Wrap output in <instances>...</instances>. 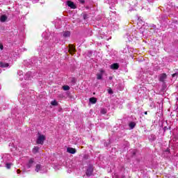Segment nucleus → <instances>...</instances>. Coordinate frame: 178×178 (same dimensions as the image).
Segmentation results:
<instances>
[{"mask_svg":"<svg viewBox=\"0 0 178 178\" xmlns=\"http://www.w3.org/2000/svg\"><path fill=\"white\" fill-rule=\"evenodd\" d=\"M1 59H2V60H4V61L7 60L8 62H10V60H11V58L8 56H3L1 57Z\"/></svg>","mask_w":178,"mask_h":178,"instance_id":"obj_17","label":"nucleus"},{"mask_svg":"<svg viewBox=\"0 0 178 178\" xmlns=\"http://www.w3.org/2000/svg\"><path fill=\"white\" fill-rule=\"evenodd\" d=\"M2 72V70H0V73Z\"/></svg>","mask_w":178,"mask_h":178,"instance_id":"obj_42","label":"nucleus"},{"mask_svg":"<svg viewBox=\"0 0 178 178\" xmlns=\"http://www.w3.org/2000/svg\"><path fill=\"white\" fill-rule=\"evenodd\" d=\"M67 152H68L69 154H74L76 152V149L73 147H67Z\"/></svg>","mask_w":178,"mask_h":178,"instance_id":"obj_14","label":"nucleus"},{"mask_svg":"<svg viewBox=\"0 0 178 178\" xmlns=\"http://www.w3.org/2000/svg\"><path fill=\"white\" fill-rule=\"evenodd\" d=\"M44 141H45V136L44 135H39L37 140V144H44Z\"/></svg>","mask_w":178,"mask_h":178,"instance_id":"obj_5","label":"nucleus"},{"mask_svg":"<svg viewBox=\"0 0 178 178\" xmlns=\"http://www.w3.org/2000/svg\"><path fill=\"white\" fill-rule=\"evenodd\" d=\"M109 80H112V76H109Z\"/></svg>","mask_w":178,"mask_h":178,"instance_id":"obj_38","label":"nucleus"},{"mask_svg":"<svg viewBox=\"0 0 178 178\" xmlns=\"http://www.w3.org/2000/svg\"><path fill=\"white\" fill-rule=\"evenodd\" d=\"M63 37H64V38H68V37H70V31H67L63 32Z\"/></svg>","mask_w":178,"mask_h":178,"instance_id":"obj_15","label":"nucleus"},{"mask_svg":"<svg viewBox=\"0 0 178 178\" xmlns=\"http://www.w3.org/2000/svg\"><path fill=\"white\" fill-rule=\"evenodd\" d=\"M148 2L151 3V2H154V0H147Z\"/></svg>","mask_w":178,"mask_h":178,"instance_id":"obj_34","label":"nucleus"},{"mask_svg":"<svg viewBox=\"0 0 178 178\" xmlns=\"http://www.w3.org/2000/svg\"><path fill=\"white\" fill-rule=\"evenodd\" d=\"M136 154V150H133V155Z\"/></svg>","mask_w":178,"mask_h":178,"instance_id":"obj_36","label":"nucleus"},{"mask_svg":"<svg viewBox=\"0 0 178 178\" xmlns=\"http://www.w3.org/2000/svg\"><path fill=\"white\" fill-rule=\"evenodd\" d=\"M33 3H37V2H38L39 0H31Z\"/></svg>","mask_w":178,"mask_h":178,"instance_id":"obj_30","label":"nucleus"},{"mask_svg":"<svg viewBox=\"0 0 178 178\" xmlns=\"http://www.w3.org/2000/svg\"><path fill=\"white\" fill-rule=\"evenodd\" d=\"M111 69L113 70H118L119 69V64L118 63H113L111 65Z\"/></svg>","mask_w":178,"mask_h":178,"instance_id":"obj_12","label":"nucleus"},{"mask_svg":"<svg viewBox=\"0 0 178 178\" xmlns=\"http://www.w3.org/2000/svg\"><path fill=\"white\" fill-rule=\"evenodd\" d=\"M129 49L127 48V49H124V50H123V52H124V54H127V50H128Z\"/></svg>","mask_w":178,"mask_h":178,"instance_id":"obj_31","label":"nucleus"},{"mask_svg":"<svg viewBox=\"0 0 178 178\" xmlns=\"http://www.w3.org/2000/svg\"><path fill=\"white\" fill-rule=\"evenodd\" d=\"M0 67L2 68H8L10 67V64L9 63L5 62V61H1L0 62Z\"/></svg>","mask_w":178,"mask_h":178,"instance_id":"obj_6","label":"nucleus"},{"mask_svg":"<svg viewBox=\"0 0 178 178\" xmlns=\"http://www.w3.org/2000/svg\"><path fill=\"white\" fill-rule=\"evenodd\" d=\"M45 33H43L42 35H44Z\"/></svg>","mask_w":178,"mask_h":178,"instance_id":"obj_43","label":"nucleus"},{"mask_svg":"<svg viewBox=\"0 0 178 178\" xmlns=\"http://www.w3.org/2000/svg\"><path fill=\"white\" fill-rule=\"evenodd\" d=\"M145 115H147V111L145 112Z\"/></svg>","mask_w":178,"mask_h":178,"instance_id":"obj_40","label":"nucleus"},{"mask_svg":"<svg viewBox=\"0 0 178 178\" xmlns=\"http://www.w3.org/2000/svg\"><path fill=\"white\" fill-rule=\"evenodd\" d=\"M34 165H35V160L34 158H31L26 163V166L27 169H30V168H33Z\"/></svg>","mask_w":178,"mask_h":178,"instance_id":"obj_3","label":"nucleus"},{"mask_svg":"<svg viewBox=\"0 0 178 178\" xmlns=\"http://www.w3.org/2000/svg\"><path fill=\"white\" fill-rule=\"evenodd\" d=\"M17 172L20 173V170H17Z\"/></svg>","mask_w":178,"mask_h":178,"instance_id":"obj_39","label":"nucleus"},{"mask_svg":"<svg viewBox=\"0 0 178 178\" xmlns=\"http://www.w3.org/2000/svg\"><path fill=\"white\" fill-rule=\"evenodd\" d=\"M94 172V168L92 165H89L88 169L86 170V176L90 177V176L92 175V172Z\"/></svg>","mask_w":178,"mask_h":178,"instance_id":"obj_4","label":"nucleus"},{"mask_svg":"<svg viewBox=\"0 0 178 178\" xmlns=\"http://www.w3.org/2000/svg\"><path fill=\"white\" fill-rule=\"evenodd\" d=\"M25 80H31V72H28L24 76Z\"/></svg>","mask_w":178,"mask_h":178,"instance_id":"obj_13","label":"nucleus"},{"mask_svg":"<svg viewBox=\"0 0 178 178\" xmlns=\"http://www.w3.org/2000/svg\"><path fill=\"white\" fill-rule=\"evenodd\" d=\"M76 51V48H74V46L72 44L69 45V52L71 55H73L74 54V51Z\"/></svg>","mask_w":178,"mask_h":178,"instance_id":"obj_9","label":"nucleus"},{"mask_svg":"<svg viewBox=\"0 0 178 178\" xmlns=\"http://www.w3.org/2000/svg\"><path fill=\"white\" fill-rule=\"evenodd\" d=\"M63 90H64V91H69L70 90V87H69V86H63Z\"/></svg>","mask_w":178,"mask_h":178,"instance_id":"obj_22","label":"nucleus"},{"mask_svg":"<svg viewBox=\"0 0 178 178\" xmlns=\"http://www.w3.org/2000/svg\"><path fill=\"white\" fill-rule=\"evenodd\" d=\"M128 40H129V41H133V38H128Z\"/></svg>","mask_w":178,"mask_h":178,"instance_id":"obj_35","label":"nucleus"},{"mask_svg":"<svg viewBox=\"0 0 178 178\" xmlns=\"http://www.w3.org/2000/svg\"><path fill=\"white\" fill-rule=\"evenodd\" d=\"M159 81H161L162 83H163V81H165V80H166V74H160L159 76Z\"/></svg>","mask_w":178,"mask_h":178,"instance_id":"obj_10","label":"nucleus"},{"mask_svg":"<svg viewBox=\"0 0 178 178\" xmlns=\"http://www.w3.org/2000/svg\"><path fill=\"white\" fill-rule=\"evenodd\" d=\"M7 19L8 17H6V15H1L0 17V21L2 22V23L6 22Z\"/></svg>","mask_w":178,"mask_h":178,"instance_id":"obj_20","label":"nucleus"},{"mask_svg":"<svg viewBox=\"0 0 178 178\" xmlns=\"http://www.w3.org/2000/svg\"><path fill=\"white\" fill-rule=\"evenodd\" d=\"M38 151H40V147L37 146H35L32 149L33 154H38Z\"/></svg>","mask_w":178,"mask_h":178,"instance_id":"obj_19","label":"nucleus"},{"mask_svg":"<svg viewBox=\"0 0 178 178\" xmlns=\"http://www.w3.org/2000/svg\"><path fill=\"white\" fill-rule=\"evenodd\" d=\"M0 49L1 51H3V44L2 43H0Z\"/></svg>","mask_w":178,"mask_h":178,"instance_id":"obj_26","label":"nucleus"},{"mask_svg":"<svg viewBox=\"0 0 178 178\" xmlns=\"http://www.w3.org/2000/svg\"><path fill=\"white\" fill-rule=\"evenodd\" d=\"M38 51L39 52H42V51H44V47H42V48H38Z\"/></svg>","mask_w":178,"mask_h":178,"instance_id":"obj_27","label":"nucleus"},{"mask_svg":"<svg viewBox=\"0 0 178 178\" xmlns=\"http://www.w3.org/2000/svg\"><path fill=\"white\" fill-rule=\"evenodd\" d=\"M67 6L71 8V9H76V8H77V6H76V4H74V3L72 1H67Z\"/></svg>","mask_w":178,"mask_h":178,"instance_id":"obj_8","label":"nucleus"},{"mask_svg":"<svg viewBox=\"0 0 178 178\" xmlns=\"http://www.w3.org/2000/svg\"><path fill=\"white\" fill-rule=\"evenodd\" d=\"M104 73H105V70H100L99 73L96 74L97 80H102V77L104 76Z\"/></svg>","mask_w":178,"mask_h":178,"instance_id":"obj_7","label":"nucleus"},{"mask_svg":"<svg viewBox=\"0 0 178 178\" xmlns=\"http://www.w3.org/2000/svg\"><path fill=\"white\" fill-rule=\"evenodd\" d=\"M129 127L131 130H133V129H134V127H136V122H129Z\"/></svg>","mask_w":178,"mask_h":178,"instance_id":"obj_18","label":"nucleus"},{"mask_svg":"<svg viewBox=\"0 0 178 178\" xmlns=\"http://www.w3.org/2000/svg\"><path fill=\"white\" fill-rule=\"evenodd\" d=\"M35 172H37V173H47V167L42 164H36Z\"/></svg>","mask_w":178,"mask_h":178,"instance_id":"obj_1","label":"nucleus"},{"mask_svg":"<svg viewBox=\"0 0 178 178\" xmlns=\"http://www.w3.org/2000/svg\"><path fill=\"white\" fill-rule=\"evenodd\" d=\"M19 99H20V98H22V96L19 95Z\"/></svg>","mask_w":178,"mask_h":178,"instance_id":"obj_41","label":"nucleus"},{"mask_svg":"<svg viewBox=\"0 0 178 178\" xmlns=\"http://www.w3.org/2000/svg\"><path fill=\"white\" fill-rule=\"evenodd\" d=\"M0 166H6L7 169H10V166H12V163H10V161H8V163H1Z\"/></svg>","mask_w":178,"mask_h":178,"instance_id":"obj_11","label":"nucleus"},{"mask_svg":"<svg viewBox=\"0 0 178 178\" xmlns=\"http://www.w3.org/2000/svg\"><path fill=\"white\" fill-rule=\"evenodd\" d=\"M176 76H177V73H175L172 74V77H176Z\"/></svg>","mask_w":178,"mask_h":178,"instance_id":"obj_32","label":"nucleus"},{"mask_svg":"<svg viewBox=\"0 0 178 178\" xmlns=\"http://www.w3.org/2000/svg\"><path fill=\"white\" fill-rule=\"evenodd\" d=\"M17 74H18V76H22L23 75V71H18L17 72Z\"/></svg>","mask_w":178,"mask_h":178,"instance_id":"obj_25","label":"nucleus"},{"mask_svg":"<svg viewBox=\"0 0 178 178\" xmlns=\"http://www.w3.org/2000/svg\"><path fill=\"white\" fill-rule=\"evenodd\" d=\"M79 1L80 3H82V4L86 3L85 0H79Z\"/></svg>","mask_w":178,"mask_h":178,"instance_id":"obj_28","label":"nucleus"},{"mask_svg":"<svg viewBox=\"0 0 178 178\" xmlns=\"http://www.w3.org/2000/svg\"><path fill=\"white\" fill-rule=\"evenodd\" d=\"M138 34H144V32H139V33H138Z\"/></svg>","mask_w":178,"mask_h":178,"instance_id":"obj_37","label":"nucleus"},{"mask_svg":"<svg viewBox=\"0 0 178 178\" xmlns=\"http://www.w3.org/2000/svg\"><path fill=\"white\" fill-rule=\"evenodd\" d=\"M89 101L91 104H97V98L91 97L89 99Z\"/></svg>","mask_w":178,"mask_h":178,"instance_id":"obj_21","label":"nucleus"},{"mask_svg":"<svg viewBox=\"0 0 178 178\" xmlns=\"http://www.w3.org/2000/svg\"><path fill=\"white\" fill-rule=\"evenodd\" d=\"M148 138L149 141H155V140H156V136L151 134L148 136Z\"/></svg>","mask_w":178,"mask_h":178,"instance_id":"obj_16","label":"nucleus"},{"mask_svg":"<svg viewBox=\"0 0 178 178\" xmlns=\"http://www.w3.org/2000/svg\"><path fill=\"white\" fill-rule=\"evenodd\" d=\"M108 111H106V108H102V110H101V113L102 114V115H106V113H107Z\"/></svg>","mask_w":178,"mask_h":178,"instance_id":"obj_24","label":"nucleus"},{"mask_svg":"<svg viewBox=\"0 0 178 178\" xmlns=\"http://www.w3.org/2000/svg\"><path fill=\"white\" fill-rule=\"evenodd\" d=\"M11 159H12V157L10 156V154H3L1 159V163H7L8 162H10Z\"/></svg>","mask_w":178,"mask_h":178,"instance_id":"obj_2","label":"nucleus"},{"mask_svg":"<svg viewBox=\"0 0 178 178\" xmlns=\"http://www.w3.org/2000/svg\"><path fill=\"white\" fill-rule=\"evenodd\" d=\"M108 94H113V91L111 90V89L108 90Z\"/></svg>","mask_w":178,"mask_h":178,"instance_id":"obj_29","label":"nucleus"},{"mask_svg":"<svg viewBox=\"0 0 178 178\" xmlns=\"http://www.w3.org/2000/svg\"><path fill=\"white\" fill-rule=\"evenodd\" d=\"M51 104L53 106H58V102L56 101V100H54L51 102Z\"/></svg>","mask_w":178,"mask_h":178,"instance_id":"obj_23","label":"nucleus"},{"mask_svg":"<svg viewBox=\"0 0 178 178\" xmlns=\"http://www.w3.org/2000/svg\"><path fill=\"white\" fill-rule=\"evenodd\" d=\"M72 83H73L74 84V83H76V79H73L72 80Z\"/></svg>","mask_w":178,"mask_h":178,"instance_id":"obj_33","label":"nucleus"}]
</instances>
